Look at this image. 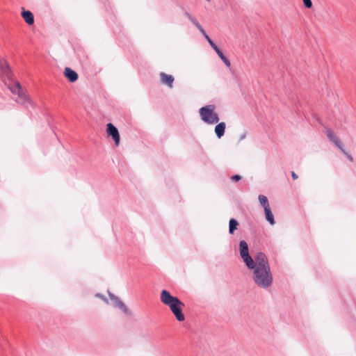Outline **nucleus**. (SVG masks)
<instances>
[{
  "mask_svg": "<svg viewBox=\"0 0 356 356\" xmlns=\"http://www.w3.org/2000/svg\"><path fill=\"white\" fill-rule=\"evenodd\" d=\"M201 119L206 123L213 124L219 121L218 115L215 112V106L210 104L202 107L200 111Z\"/></svg>",
  "mask_w": 356,
  "mask_h": 356,
  "instance_id": "obj_3",
  "label": "nucleus"
},
{
  "mask_svg": "<svg viewBox=\"0 0 356 356\" xmlns=\"http://www.w3.org/2000/svg\"><path fill=\"white\" fill-rule=\"evenodd\" d=\"M208 42L209 43V44L211 45V47H212V49L214 51H217L218 47L215 44V43L212 41V40H209V41H208Z\"/></svg>",
  "mask_w": 356,
  "mask_h": 356,
  "instance_id": "obj_22",
  "label": "nucleus"
},
{
  "mask_svg": "<svg viewBox=\"0 0 356 356\" xmlns=\"http://www.w3.org/2000/svg\"><path fill=\"white\" fill-rule=\"evenodd\" d=\"M22 16L24 21L29 24L32 25L34 23V17L33 13L29 10H23Z\"/></svg>",
  "mask_w": 356,
  "mask_h": 356,
  "instance_id": "obj_14",
  "label": "nucleus"
},
{
  "mask_svg": "<svg viewBox=\"0 0 356 356\" xmlns=\"http://www.w3.org/2000/svg\"><path fill=\"white\" fill-rule=\"evenodd\" d=\"M239 252L243 262L248 268L252 267L253 259L249 254L248 245L245 241L239 242Z\"/></svg>",
  "mask_w": 356,
  "mask_h": 356,
  "instance_id": "obj_5",
  "label": "nucleus"
},
{
  "mask_svg": "<svg viewBox=\"0 0 356 356\" xmlns=\"http://www.w3.org/2000/svg\"><path fill=\"white\" fill-rule=\"evenodd\" d=\"M0 74L1 76L7 78L8 80H10L11 70L7 63L4 60H0Z\"/></svg>",
  "mask_w": 356,
  "mask_h": 356,
  "instance_id": "obj_12",
  "label": "nucleus"
},
{
  "mask_svg": "<svg viewBox=\"0 0 356 356\" xmlns=\"http://www.w3.org/2000/svg\"><path fill=\"white\" fill-rule=\"evenodd\" d=\"M325 134L328 139L332 141L337 148H339L341 151L344 152L343 143L334 134L331 129L327 128L325 130Z\"/></svg>",
  "mask_w": 356,
  "mask_h": 356,
  "instance_id": "obj_8",
  "label": "nucleus"
},
{
  "mask_svg": "<svg viewBox=\"0 0 356 356\" xmlns=\"http://www.w3.org/2000/svg\"><path fill=\"white\" fill-rule=\"evenodd\" d=\"M207 1H210V0H207Z\"/></svg>",
  "mask_w": 356,
  "mask_h": 356,
  "instance_id": "obj_28",
  "label": "nucleus"
},
{
  "mask_svg": "<svg viewBox=\"0 0 356 356\" xmlns=\"http://www.w3.org/2000/svg\"><path fill=\"white\" fill-rule=\"evenodd\" d=\"M238 225V221L234 218H231L229 222V232L233 234L235 230L237 229Z\"/></svg>",
  "mask_w": 356,
  "mask_h": 356,
  "instance_id": "obj_17",
  "label": "nucleus"
},
{
  "mask_svg": "<svg viewBox=\"0 0 356 356\" xmlns=\"http://www.w3.org/2000/svg\"><path fill=\"white\" fill-rule=\"evenodd\" d=\"M258 198L261 205L264 207V209L270 208L268 198L265 195H259Z\"/></svg>",
  "mask_w": 356,
  "mask_h": 356,
  "instance_id": "obj_19",
  "label": "nucleus"
},
{
  "mask_svg": "<svg viewBox=\"0 0 356 356\" xmlns=\"http://www.w3.org/2000/svg\"><path fill=\"white\" fill-rule=\"evenodd\" d=\"M245 137H246V134H245V133H244V134H243L240 136L239 140H242L245 139Z\"/></svg>",
  "mask_w": 356,
  "mask_h": 356,
  "instance_id": "obj_27",
  "label": "nucleus"
},
{
  "mask_svg": "<svg viewBox=\"0 0 356 356\" xmlns=\"http://www.w3.org/2000/svg\"><path fill=\"white\" fill-rule=\"evenodd\" d=\"M261 267H270V266L268 264V259L265 254L262 252H259L257 253L254 259H253L252 267H251L250 268Z\"/></svg>",
  "mask_w": 356,
  "mask_h": 356,
  "instance_id": "obj_6",
  "label": "nucleus"
},
{
  "mask_svg": "<svg viewBox=\"0 0 356 356\" xmlns=\"http://www.w3.org/2000/svg\"><path fill=\"white\" fill-rule=\"evenodd\" d=\"M110 298L112 301H113L114 305L115 307L120 309L124 314L127 315H131V312L129 309V308L124 304V302L120 300V299L115 296V295L112 294L111 293H109Z\"/></svg>",
  "mask_w": 356,
  "mask_h": 356,
  "instance_id": "obj_9",
  "label": "nucleus"
},
{
  "mask_svg": "<svg viewBox=\"0 0 356 356\" xmlns=\"http://www.w3.org/2000/svg\"><path fill=\"white\" fill-rule=\"evenodd\" d=\"M97 297H99L101 299H102L105 302L108 303V300L102 294H99V293H97L96 295Z\"/></svg>",
  "mask_w": 356,
  "mask_h": 356,
  "instance_id": "obj_24",
  "label": "nucleus"
},
{
  "mask_svg": "<svg viewBox=\"0 0 356 356\" xmlns=\"http://www.w3.org/2000/svg\"><path fill=\"white\" fill-rule=\"evenodd\" d=\"M302 1L307 8H311L312 7V2L311 0H302Z\"/></svg>",
  "mask_w": 356,
  "mask_h": 356,
  "instance_id": "obj_21",
  "label": "nucleus"
},
{
  "mask_svg": "<svg viewBox=\"0 0 356 356\" xmlns=\"http://www.w3.org/2000/svg\"><path fill=\"white\" fill-rule=\"evenodd\" d=\"M291 177L294 180L298 178V176L293 171L291 172Z\"/></svg>",
  "mask_w": 356,
  "mask_h": 356,
  "instance_id": "obj_26",
  "label": "nucleus"
},
{
  "mask_svg": "<svg viewBox=\"0 0 356 356\" xmlns=\"http://www.w3.org/2000/svg\"><path fill=\"white\" fill-rule=\"evenodd\" d=\"M231 179L234 181H237L241 179V177L240 175H236L232 176Z\"/></svg>",
  "mask_w": 356,
  "mask_h": 356,
  "instance_id": "obj_23",
  "label": "nucleus"
},
{
  "mask_svg": "<svg viewBox=\"0 0 356 356\" xmlns=\"http://www.w3.org/2000/svg\"><path fill=\"white\" fill-rule=\"evenodd\" d=\"M161 301L165 305L169 307L170 310H173L177 307H184V304L175 296H172L170 292L163 289L161 292Z\"/></svg>",
  "mask_w": 356,
  "mask_h": 356,
  "instance_id": "obj_4",
  "label": "nucleus"
},
{
  "mask_svg": "<svg viewBox=\"0 0 356 356\" xmlns=\"http://www.w3.org/2000/svg\"><path fill=\"white\" fill-rule=\"evenodd\" d=\"M8 87L13 94L17 95L15 99L17 104H21L26 108H29L30 106L34 107V104L29 96L23 91L19 82L16 81L13 84H9Z\"/></svg>",
  "mask_w": 356,
  "mask_h": 356,
  "instance_id": "obj_2",
  "label": "nucleus"
},
{
  "mask_svg": "<svg viewBox=\"0 0 356 356\" xmlns=\"http://www.w3.org/2000/svg\"><path fill=\"white\" fill-rule=\"evenodd\" d=\"M264 212H265V216H266V220L271 225H273L275 223V220H274L273 214V213H272V211L270 210V208L264 209Z\"/></svg>",
  "mask_w": 356,
  "mask_h": 356,
  "instance_id": "obj_18",
  "label": "nucleus"
},
{
  "mask_svg": "<svg viewBox=\"0 0 356 356\" xmlns=\"http://www.w3.org/2000/svg\"><path fill=\"white\" fill-rule=\"evenodd\" d=\"M183 307H177L171 311L172 314L175 315L176 319L180 322L184 321L185 320V316L182 312Z\"/></svg>",
  "mask_w": 356,
  "mask_h": 356,
  "instance_id": "obj_16",
  "label": "nucleus"
},
{
  "mask_svg": "<svg viewBox=\"0 0 356 356\" xmlns=\"http://www.w3.org/2000/svg\"><path fill=\"white\" fill-rule=\"evenodd\" d=\"M64 75L70 82H75L79 77L78 74L70 67L65 68Z\"/></svg>",
  "mask_w": 356,
  "mask_h": 356,
  "instance_id": "obj_13",
  "label": "nucleus"
},
{
  "mask_svg": "<svg viewBox=\"0 0 356 356\" xmlns=\"http://www.w3.org/2000/svg\"><path fill=\"white\" fill-rule=\"evenodd\" d=\"M185 15L193 23V24L201 32V33L203 35V36L206 38L207 41L211 40L207 35L206 31L203 29L202 26L200 25L198 21L193 16H192L190 13L187 12L185 13Z\"/></svg>",
  "mask_w": 356,
  "mask_h": 356,
  "instance_id": "obj_10",
  "label": "nucleus"
},
{
  "mask_svg": "<svg viewBox=\"0 0 356 356\" xmlns=\"http://www.w3.org/2000/svg\"><path fill=\"white\" fill-rule=\"evenodd\" d=\"M216 54L218 55V56L220 58V59L223 61V63L225 64V65L228 67H230L231 63L230 61L224 56L222 51L218 48L217 51H215Z\"/></svg>",
  "mask_w": 356,
  "mask_h": 356,
  "instance_id": "obj_20",
  "label": "nucleus"
},
{
  "mask_svg": "<svg viewBox=\"0 0 356 356\" xmlns=\"http://www.w3.org/2000/svg\"><path fill=\"white\" fill-rule=\"evenodd\" d=\"M159 76L160 81L162 84L167 86L170 88L173 87V82L175 79L172 75L167 74L165 72H161Z\"/></svg>",
  "mask_w": 356,
  "mask_h": 356,
  "instance_id": "obj_11",
  "label": "nucleus"
},
{
  "mask_svg": "<svg viewBox=\"0 0 356 356\" xmlns=\"http://www.w3.org/2000/svg\"><path fill=\"white\" fill-rule=\"evenodd\" d=\"M106 134L108 136L112 137L115 142V145L118 146L120 140L119 131L112 123H108L106 124Z\"/></svg>",
  "mask_w": 356,
  "mask_h": 356,
  "instance_id": "obj_7",
  "label": "nucleus"
},
{
  "mask_svg": "<svg viewBox=\"0 0 356 356\" xmlns=\"http://www.w3.org/2000/svg\"><path fill=\"white\" fill-rule=\"evenodd\" d=\"M343 152L347 155V157H348L349 161H350L351 162L353 161V156L351 155L348 154L345 151Z\"/></svg>",
  "mask_w": 356,
  "mask_h": 356,
  "instance_id": "obj_25",
  "label": "nucleus"
},
{
  "mask_svg": "<svg viewBox=\"0 0 356 356\" xmlns=\"http://www.w3.org/2000/svg\"><path fill=\"white\" fill-rule=\"evenodd\" d=\"M252 269L253 270L252 279L259 287L267 289L272 285L273 275L270 267L254 268Z\"/></svg>",
  "mask_w": 356,
  "mask_h": 356,
  "instance_id": "obj_1",
  "label": "nucleus"
},
{
  "mask_svg": "<svg viewBox=\"0 0 356 356\" xmlns=\"http://www.w3.org/2000/svg\"><path fill=\"white\" fill-rule=\"evenodd\" d=\"M226 124L225 122H220L215 127V133L218 138L224 136Z\"/></svg>",
  "mask_w": 356,
  "mask_h": 356,
  "instance_id": "obj_15",
  "label": "nucleus"
}]
</instances>
